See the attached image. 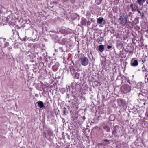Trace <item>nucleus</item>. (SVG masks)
I'll use <instances>...</instances> for the list:
<instances>
[{
	"mask_svg": "<svg viewBox=\"0 0 148 148\" xmlns=\"http://www.w3.org/2000/svg\"><path fill=\"white\" fill-rule=\"evenodd\" d=\"M81 63L82 65L86 66L87 65L89 62L87 58L85 57H83L80 59Z\"/></svg>",
	"mask_w": 148,
	"mask_h": 148,
	"instance_id": "f257e3e1",
	"label": "nucleus"
},
{
	"mask_svg": "<svg viewBox=\"0 0 148 148\" xmlns=\"http://www.w3.org/2000/svg\"><path fill=\"white\" fill-rule=\"evenodd\" d=\"M119 20L121 21L120 23L123 25L126 24L127 22V17H125V19H124L122 16H120Z\"/></svg>",
	"mask_w": 148,
	"mask_h": 148,
	"instance_id": "f03ea898",
	"label": "nucleus"
},
{
	"mask_svg": "<svg viewBox=\"0 0 148 148\" xmlns=\"http://www.w3.org/2000/svg\"><path fill=\"white\" fill-rule=\"evenodd\" d=\"M35 105L36 107H39L42 109L44 107V104L43 102L40 101L36 102Z\"/></svg>",
	"mask_w": 148,
	"mask_h": 148,
	"instance_id": "7ed1b4c3",
	"label": "nucleus"
},
{
	"mask_svg": "<svg viewBox=\"0 0 148 148\" xmlns=\"http://www.w3.org/2000/svg\"><path fill=\"white\" fill-rule=\"evenodd\" d=\"M66 29V28L62 27L59 28L58 31L62 34H65Z\"/></svg>",
	"mask_w": 148,
	"mask_h": 148,
	"instance_id": "20e7f679",
	"label": "nucleus"
},
{
	"mask_svg": "<svg viewBox=\"0 0 148 148\" xmlns=\"http://www.w3.org/2000/svg\"><path fill=\"white\" fill-rule=\"evenodd\" d=\"M131 64V66H136L138 64V61L136 60H134V61L132 60Z\"/></svg>",
	"mask_w": 148,
	"mask_h": 148,
	"instance_id": "39448f33",
	"label": "nucleus"
},
{
	"mask_svg": "<svg viewBox=\"0 0 148 148\" xmlns=\"http://www.w3.org/2000/svg\"><path fill=\"white\" fill-rule=\"evenodd\" d=\"M86 20L84 18H82L81 19V24L82 26H85L86 25Z\"/></svg>",
	"mask_w": 148,
	"mask_h": 148,
	"instance_id": "423d86ee",
	"label": "nucleus"
},
{
	"mask_svg": "<svg viewBox=\"0 0 148 148\" xmlns=\"http://www.w3.org/2000/svg\"><path fill=\"white\" fill-rule=\"evenodd\" d=\"M73 32L72 30L69 28H66L65 34H71Z\"/></svg>",
	"mask_w": 148,
	"mask_h": 148,
	"instance_id": "0eeeda50",
	"label": "nucleus"
},
{
	"mask_svg": "<svg viewBox=\"0 0 148 148\" xmlns=\"http://www.w3.org/2000/svg\"><path fill=\"white\" fill-rule=\"evenodd\" d=\"M146 0H137V2L140 5H141L145 2Z\"/></svg>",
	"mask_w": 148,
	"mask_h": 148,
	"instance_id": "6e6552de",
	"label": "nucleus"
},
{
	"mask_svg": "<svg viewBox=\"0 0 148 148\" xmlns=\"http://www.w3.org/2000/svg\"><path fill=\"white\" fill-rule=\"evenodd\" d=\"M103 21L104 19L103 18L99 17L97 19V23H98L101 24Z\"/></svg>",
	"mask_w": 148,
	"mask_h": 148,
	"instance_id": "1a4fd4ad",
	"label": "nucleus"
},
{
	"mask_svg": "<svg viewBox=\"0 0 148 148\" xmlns=\"http://www.w3.org/2000/svg\"><path fill=\"white\" fill-rule=\"evenodd\" d=\"M99 51L101 52H102L104 50V46L103 45H100L99 47Z\"/></svg>",
	"mask_w": 148,
	"mask_h": 148,
	"instance_id": "9d476101",
	"label": "nucleus"
},
{
	"mask_svg": "<svg viewBox=\"0 0 148 148\" xmlns=\"http://www.w3.org/2000/svg\"><path fill=\"white\" fill-rule=\"evenodd\" d=\"M48 135L49 137L53 136V132L51 130H48L47 131Z\"/></svg>",
	"mask_w": 148,
	"mask_h": 148,
	"instance_id": "9b49d317",
	"label": "nucleus"
},
{
	"mask_svg": "<svg viewBox=\"0 0 148 148\" xmlns=\"http://www.w3.org/2000/svg\"><path fill=\"white\" fill-rule=\"evenodd\" d=\"M75 77L77 79L80 78V74L78 73H76L75 74Z\"/></svg>",
	"mask_w": 148,
	"mask_h": 148,
	"instance_id": "f8f14e48",
	"label": "nucleus"
},
{
	"mask_svg": "<svg viewBox=\"0 0 148 148\" xmlns=\"http://www.w3.org/2000/svg\"><path fill=\"white\" fill-rule=\"evenodd\" d=\"M10 24L11 25L14 26L15 25V21L14 20H12L10 23Z\"/></svg>",
	"mask_w": 148,
	"mask_h": 148,
	"instance_id": "ddd939ff",
	"label": "nucleus"
},
{
	"mask_svg": "<svg viewBox=\"0 0 148 148\" xmlns=\"http://www.w3.org/2000/svg\"><path fill=\"white\" fill-rule=\"evenodd\" d=\"M63 115H66V112L68 111L67 110L66 108L65 107H64L63 108Z\"/></svg>",
	"mask_w": 148,
	"mask_h": 148,
	"instance_id": "4468645a",
	"label": "nucleus"
},
{
	"mask_svg": "<svg viewBox=\"0 0 148 148\" xmlns=\"http://www.w3.org/2000/svg\"><path fill=\"white\" fill-rule=\"evenodd\" d=\"M127 87V88L125 90V92H126L130 90V87L128 85H126L124 87Z\"/></svg>",
	"mask_w": 148,
	"mask_h": 148,
	"instance_id": "2eb2a0df",
	"label": "nucleus"
},
{
	"mask_svg": "<svg viewBox=\"0 0 148 148\" xmlns=\"http://www.w3.org/2000/svg\"><path fill=\"white\" fill-rule=\"evenodd\" d=\"M10 18V16H8L7 17H6L4 19L6 21V22H5V23H6L9 21V19Z\"/></svg>",
	"mask_w": 148,
	"mask_h": 148,
	"instance_id": "dca6fc26",
	"label": "nucleus"
},
{
	"mask_svg": "<svg viewBox=\"0 0 148 148\" xmlns=\"http://www.w3.org/2000/svg\"><path fill=\"white\" fill-rule=\"evenodd\" d=\"M101 0H96V2L97 4H99L101 3Z\"/></svg>",
	"mask_w": 148,
	"mask_h": 148,
	"instance_id": "f3484780",
	"label": "nucleus"
},
{
	"mask_svg": "<svg viewBox=\"0 0 148 148\" xmlns=\"http://www.w3.org/2000/svg\"><path fill=\"white\" fill-rule=\"evenodd\" d=\"M28 38L27 37L25 36V37H24L23 39V41H26L27 40H28Z\"/></svg>",
	"mask_w": 148,
	"mask_h": 148,
	"instance_id": "a211bd4d",
	"label": "nucleus"
},
{
	"mask_svg": "<svg viewBox=\"0 0 148 148\" xmlns=\"http://www.w3.org/2000/svg\"><path fill=\"white\" fill-rule=\"evenodd\" d=\"M43 55L44 57L45 58H46V57H47V52H46L45 53H44L43 54Z\"/></svg>",
	"mask_w": 148,
	"mask_h": 148,
	"instance_id": "6ab92c4d",
	"label": "nucleus"
},
{
	"mask_svg": "<svg viewBox=\"0 0 148 148\" xmlns=\"http://www.w3.org/2000/svg\"><path fill=\"white\" fill-rule=\"evenodd\" d=\"M9 45V43L8 42H6L5 45V47H7Z\"/></svg>",
	"mask_w": 148,
	"mask_h": 148,
	"instance_id": "aec40b11",
	"label": "nucleus"
},
{
	"mask_svg": "<svg viewBox=\"0 0 148 148\" xmlns=\"http://www.w3.org/2000/svg\"><path fill=\"white\" fill-rule=\"evenodd\" d=\"M137 11H138V14H139V16H140V15L141 14V13L140 12V11L139 10H137Z\"/></svg>",
	"mask_w": 148,
	"mask_h": 148,
	"instance_id": "412c9836",
	"label": "nucleus"
},
{
	"mask_svg": "<svg viewBox=\"0 0 148 148\" xmlns=\"http://www.w3.org/2000/svg\"><path fill=\"white\" fill-rule=\"evenodd\" d=\"M91 77H89V82H90V83L91 82H92V79H90V78H91Z\"/></svg>",
	"mask_w": 148,
	"mask_h": 148,
	"instance_id": "4be33fe9",
	"label": "nucleus"
},
{
	"mask_svg": "<svg viewBox=\"0 0 148 148\" xmlns=\"http://www.w3.org/2000/svg\"><path fill=\"white\" fill-rule=\"evenodd\" d=\"M90 23L89 21H87V25H90Z\"/></svg>",
	"mask_w": 148,
	"mask_h": 148,
	"instance_id": "5701e85b",
	"label": "nucleus"
},
{
	"mask_svg": "<svg viewBox=\"0 0 148 148\" xmlns=\"http://www.w3.org/2000/svg\"><path fill=\"white\" fill-rule=\"evenodd\" d=\"M70 1L72 3H75V1L74 0H70Z\"/></svg>",
	"mask_w": 148,
	"mask_h": 148,
	"instance_id": "b1692460",
	"label": "nucleus"
},
{
	"mask_svg": "<svg viewBox=\"0 0 148 148\" xmlns=\"http://www.w3.org/2000/svg\"><path fill=\"white\" fill-rule=\"evenodd\" d=\"M111 48H112V46H111L108 45L107 46V48L108 49H110Z\"/></svg>",
	"mask_w": 148,
	"mask_h": 148,
	"instance_id": "393cba45",
	"label": "nucleus"
},
{
	"mask_svg": "<svg viewBox=\"0 0 148 148\" xmlns=\"http://www.w3.org/2000/svg\"><path fill=\"white\" fill-rule=\"evenodd\" d=\"M131 8H132V11H135L136 10L134 8H133V7Z\"/></svg>",
	"mask_w": 148,
	"mask_h": 148,
	"instance_id": "a878e982",
	"label": "nucleus"
},
{
	"mask_svg": "<svg viewBox=\"0 0 148 148\" xmlns=\"http://www.w3.org/2000/svg\"><path fill=\"white\" fill-rule=\"evenodd\" d=\"M44 136L46 138H47V135L45 132H44Z\"/></svg>",
	"mask_w": 148,
	"mask_h": 148,
	"instance_id": "bb28decb",
	"label": "nucleus"
},
{
	"mask_svg": "<svg viewBox=\"0 0 148 148\" xmlns=\"http://www.w3.org/2000/svg\"><path fill=\"white\" fill-rule=\"evenodd\" d=\"M133 4H132L130 5V7L131 8H133Z\"/></svg>",
	"mask_w": 148,
	"mask_h": 148,
	"instance_id": "cd10ccee",
	"label": "nucleus"
},
{
	"mask_svg": "<svg viewBox=\"0 0 148 148\" xmlns=\"http://www.w3.org/2000/svg\"><path fill=\"white\" fill-rule=\"evenodd\" d=\"M53 3H55V4H57V3H57V1H55V2H53Z\"/></svg>",
	"mask_w": 148,
	"mask_h": 148,
	"instance_id": "c85d7f7f",
	"label": "nucleus"
},
{
	"mask_svg": "<svg viewBox=\"0 0 148 148\" xmlns=\"http://www.w3.org/2000/svg\"><path fill=\"white\" fill-rule=\"evenodd\" d=\"M32 40H34L35 41H36V38H34V39H33V38H32Z\"/></svg>",
	"mask_w": 148,
	"mask_h": 148,
	"instance_id": "c756f323",
	"label": "nucleus"
},
{
	"mask_svg": "<svg viewBox=\"0 0 148 148\" xmlns=\"http://www.w3.org/2000/svg\"><path fill=\"white\" fill-rule=\"evenodd\" d=\"M141 16H142V18H143L144 16V14H141Z\"/></svg>",
	"mask_w": 148,
	"mask_h": 148,
	"instance_id": "7c9ffc66",
	"label": "nucleus"
},
{
	"mask_svg": "<svg viewBox=\"0 0 148 148\" xmlns=\"http://www.w3.org/2000/svg\"><path fill=\"white\" fill-rule=\"evenodd\" d=\"M68 0H64V2H66L67 1H68Z\"/></svg>",
	"mask_w": 148,
	"mask_h": 148,
	"instance_id": "2f4dec72",
	"label": "nucleus"
},
{
	"mask_svg": "<svg viewBox=\"0 0 148 148\" xmlns=\"http://www.w3.org/2000/svg\"><path fill=\"white\" fill-rule=\"evenodd\" d=\"M146 115L148 116V112H146Z\"/></svg>",
	"mask_w": 148,
	"mask_h": 148,
	"instance_id": "473e14b6",
	"label": "nucleus"
},
{
	"mask_svg": "<svg viewBox=\"0 0 148 148\" xmlns=\"http://www.w3.org/2000/svg\"><path fill=\"white\" fill-rule=\"evenodd\" d=\"M127 82L130 84V81L129 80H128L127 81Z\"/></svg>",
	"mask_w": 148,
	"mask_h": 148,
	"instance_id": "72a5a7b5",
	"label": "nucleus"
},
{
	"mask_svg": "<svg viewBox=\"0 0 148 148\" xmlns=\"http://www.w3.org/2000/svg\"><path fill=\"white\" fill-rule=\"evenodd\" d=\"M83 119H85V117L84 116H83Z\"/></svg>",
	"mask_w": 148,
	"mask_h": 148,
	"instance_id": "f704fd0d",
	"label": "nucleus"
},
{
	"mask_svg": "<svg viewBox=\"0 0 148 148\" xmlns=\"http://www.w3.org/2000/svg\"><path fill=\"white\" fill-rule=\"evenodd\" d=\"M104 141H105V142H106V141H108V140H104Z\"/></svg>",
	"mask_w": 148,
	"mask_h": 148,
	"instance_id": "c9c22d12",
	"label": "nucleus"
},
{
	"mask_svg": "<svg viewBox=\"0 0 148 148\" xmlns=\"http://www.w3.org/2000/svg\"><path fill=\"white\" fill-rule=\"evenodd\" d=\"M111 116L114 117V118H113V120H114V116Z\"/></svg>",
	"mask_w": 148,
	"mask_h": 148,
	"instance_id": "e433bc0d",
	"label": "nucleus"
},
{
	"mask_svg": "<svg viewBox=\"0 0 148 148\" xmlns=\"http://www.w3.org/2000/svg\"><path fill=\"white\" fill-rule=\"evenodd\" d=\"M145 60H142V62H144V61H145Z\"/></svg>",
	"mask_w": 148,
	"mask_h": 148,
	"instance_id": "4c0bfd02",
	"label": "nucleus"
},
{
	"mask_svg": "<svg viewBox=\"0 0 148 148\" xmlns=\"http://www.w3.org/2000/svg\"><path fill=\"white\" fill-rule=\"evenodd\" d=\"M90 54H91V55H92V52H90Z\"/></svg>",
	"mask_w": 148,
	"mask_h": 148,
	"instance_id": "58836bf2",
	"label": "nucleus"
},
{
	"mask_svg": "<svg viewBox=\"0 0 148 148\" xmlns=\"http://www.w3.org/2000/svg\"><path fill=\"white\" fill-rule=\"evenodd\" d=\"M147 4H148V1H147Z\"/></svg>",
	"mask_w": 148,
	"mask_h": 148,
	"instance_id": "ea45409f",
	"label": "nucleus"
},
{
	"mask_svg": "<svg viewBox=\"0 0 148 148\" xmlns=\"http://www.w3.org/2000/svg\"><path fill=\"white\" fill-rule=\"evenodd\" d=\"M29 52H28L27 53V54H29Z\"/></svg>",
	"mask_w": 148,
	"mask_h": 148,
	"instance_id": "a19ab883",
	"label": "nucleus"
},
{
	"mask_svg": "<svg viewBox=\"0 0 148 148\" xmlns=\"http://www.w3.org/2000/svg\"><path fill=\"white\" fill-rule=\"evenodd\" d=\"M52 32H55V31H52Z\"/></svg>",
	"mask_w": 148,
	"mask_h": 148,
	"instance_id": "79ce46f5",
	"label": "nucleus"
},
{
	"mask_svg": "<svg viewBox=\"0 0 148 148\" xmlns=\"http://www.w3.org/2000/svg\"><path fill=\"white\" fill-rule=\"evenodd\" d=\"M37 53V54H38V53Z\"/></svg>",
	"mask_w": 148,
	"mask_h": 148,
	"instance_id": "37998d69",
	"label": "nucleus"
},
{
	"mask_svg": "<svg viewBox=\"0 0 148 148\" xmlns=\"http://www.w3.org/2000/svg\"><path fill=\"white\" fill-rule=\"evenodd\" d=\"M60 48H62V47L61 48V47H60Z\"/></svg>",
	"mask_w": 148,
	"mask_h": 148,
	"instance_id": "c03bdc74",
	"label": "nucleus"
}]
</instances>
